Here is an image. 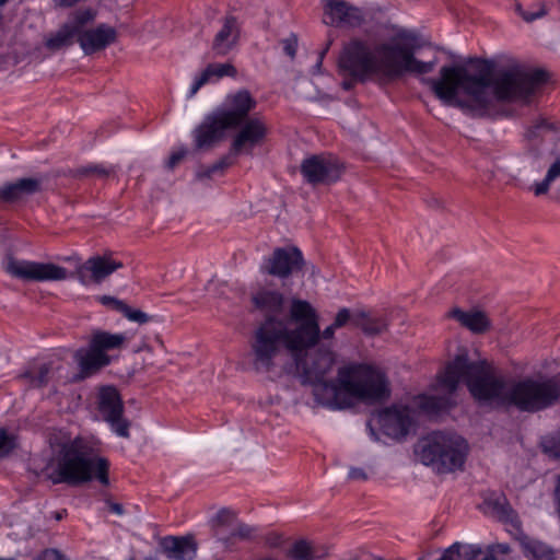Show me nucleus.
<instances>
[{"label":"nucleus","instance_id":"obj_1","mask_svg":"<svg viewBox=\"0 0 560 560\" xmlns=\"http://www.w3.org/2000/svg\"><path fill=\"white\" fill-rule=\"evenodd\" d=\"M460 382L478 400L497 401L527 412L545 409L559 397L558 384L552 378L525 377L508 383L492 364L486 360L470 361L467 350L462 349L438 376L435 393L417 396L416 405L428 415L447 410Z\"/></svg>","mask_w":560,"mask_h":560},{"label":"nucleus","instance_id":"obj_2","mask_svg":"<svg viewBox=\"0 0 560 560\" xmlns=\"http://www.w3.org/2000/svg\"><path fill=\"white\" fill-rule=\"evenodd\" d=\"M547 80L542 70L515 65L501 72L490 88L488 70L470 73L466 67H443L439 79H428L435 95L447 105L462 108L472 117L490 115L493 101H527Z\"/></svg>","mask_w":560,"mask_h":560},{"label":"nucleus","instance_id":"obj_3","mask_svg":"<svg viewBox=\"0 0 560 560\" xmlns=\"http://www.w3.org/2000/svg\"><path fill=\"white\" fill-rule=\"evenodd\" d=\"M288 352L296 365L302 384L313 387L316 401L323 406L346 409L352 406L353 398L381 401L389 396L384 374L365 364L343 366L338 371L337 382L327 380L326 376L336 362V353L328 343L310 346L299 352ZM284 353L287 354V350Z\"/></svg>","mask_w":560,"mask_h":560},{"label":"nucleus","instance_id":"obj_4","mask_svg":"<svg viewBox=\"0 0 560 560\" xmlns=\"http://www.w3.org/2000/svg\"><path fill=\"white\" fill-rule=\"evenodd\" d=\"M349 308L342 307L323 331L319 316L305 300L292 299L288 319L269 318L257 330L253 341L254 371L258 374H280L285 371L284 350L301 351L310 346L330 345L335 332L349 325Z\"/></svg>","mask_w":560,"mask_h":560},{"label":"nucleus","instance_id":"obj_5","mask_svg":"<svg viewBox=\"0 0 560 560\" xmlns=\"http://www.w3.org/2000/svg\"><path fill=\"white\" fill-rule=\"evenodd\" d=\"M417 37H389L387 40H350L339 57V67L353 79L365 82L372 78L394 81L407 72L424 74L434 68V61L415 58L419 48Z\"/></svg>","mask_w":560,"mask_h":560},{"label":"nucleus","instance_id":"obj_6","mask_svg":"<svg viewBox=\"0 0 560 560\" xmlns=\"http://www.w3.org/2000/svg\"><path fill=\"white\" fill-rule=\"evenodd\" d=\"M67 260H75V268L68 272L65 267L52 262H37L20 260L9 257L4 269L14 278L23 281H61L74 278L83 287L101 284L110 275L124 267L122 261L116 259L112 252H104L81 261L78 257H69Z\"/></svg>","mask_w":560,"mask_h":560},{"label":"nucleus","instance_id":"obj_7","mask_svg":"<svg viewBox=\"0 0 560 560\" xmlns=\"http://www.w3.org/2000/svg\"><path fill=\"white\" fill-rule=\"evenodd\" d=\"M109 462L98 455L86 440L75 438L59 445L55 457L46 466V477L54 483L79 486L93 479L109 486Z\"/></svg>","mask_w":560,"mask_h":560},{"label":"nucleus","instance_id":"obj_8","mask_svg":"<svg viewBox=\"0 0 560 560\" xmlns=\"http://www.w3.org/2000/svg\"><path fill=\"white\" fill-rule=\"evenodd\" d=\"M415 452L422 464L432 465L440 472H451L463 467L468 444L456 433L435 431L421 439Z\"/></svg>","mask_w":560,"mask_h":560},{"label":"nucleus","instance_id":"obj_9","mask_svg":"<svg viewBox=\"0 0 560 560\" xmlns=\"http://www.w3.org/2000/svg\"><path fill=\"white\" fill-rule=\"evenodd\" d=\"M126 341L124 334H110L104 330L93 331L89 348L75 351L74 359L79 364L80 373L75 380H84L97 373L102 368L110 363L107 351L120 349Z\"/></svg>","mask_w":560,"mask_h":560},{"label":"nucleus","instance_id":"obj_10","mask_svg":"<svg viewBox=\"0 0 560 560\" xmlns=\"http://www.w3.org/2000/svg\"><path fill=\"white\" fill-rule=\"evenodd\" d=\"M324 22L331 26L355 28L377 21L384 10L372 5L359 8L346 0H322Z\"/></svg>","mask_w":560,"mask_h":560},{"label":"nucleus","instance_id":"obj_11","mask_svg":"<svg viewBox=\"0 0 560 560\" xmlns=\"http://www.w3.org/2000/svg\"><path fill=\"white\" fill-rule=\"evenodd\" d=\"M304 258L302 252L295 246L277 247L260 266L262 273L285 279L292 273L302 270Z\"/></svg>","mask_w":560,"mask_h":560},{"label":"nucleus","instance_id":"obj_12","mask_svg":"<svg viewBox=\"0 0 560 560\" xmlns=\"http://www.w3.org/2000/svg\"><path fill=\"white\" fill-rule=\"evenodd\" d=\"M96 11L92 8L77 9L68 15L58 35H116L126 32L125 28H114L107 24H100L93 28Z\"/></svg>","mask_w":560,"mask_h":560},{"label":"nucleus","instance_id":"obj_13","mask_svg":"<svg viewBox=\"0 0 560 560\" xmlns=\"http://www.w3.org/2000/svg\"><path fill=\"white\" fill-rule=\"evenodd\" d=\"M252 302L254 306L265 314V319L260 322L253 330L249 340V363L254 370V354H253V341L259 327L264 325L269 318L280 319L278 316L284 311L285 299L284 295L275 289L261 288L252 295Z\"/></svg>","mask_w":560,"mask_h":560},{"label":"nucleus","instance_id":"obj_14","mask_svg":"<svg viewBox=\"0 0 560 560\" xmlns=\"http://www.w3.org/2000/svg\"><path fill=\"white\" fill-rule=\"evenodd\" d=\"M98 410L117 435L121 438L129 436L130 423L122 418L124 405L116 388L108 386L101 389L98 394Z\"/></svg>","mask_w":560,"mask_h":560},{"label":"nucleus","instance_id":"obj_15","mask_svg":"<svg viewBox=\"0 0 560 560\" xmlns=\"http://www.w3.org/2000/svg\"><path fill=\"white\" fill-rule=\"evenodd\" d=\"M301 173L312 185L331 184L339 179L341 168L330 156L312 155L302 162Z\"/></svg>","mask_w":560,"mask_h":560},{"label":"nucleus","instance_id":"obj_16","mask_svg":"<svg viewBox=\"0 0 560 560\" xmlns=\"http://www.w3.org/2000/svg\"><path fill=\"white\" fill-rule=\"evenodd\" d=\"M232 128L215 110L205 117L192 131L196 150H210L225 138V131Z\"/></svg>","mask_w":560,"mask_h":560},{"label":"nucleus","instance_id":"obj_17","mask_svg":"<svg viewBox=\"0 0 560 560\" xmlns=\"http://www.w3.org/2000/svg\"><path fill=\"white\" fill-rule=\"evenodd\" d=\"M238 126L241 128L230 148L235 156L243 152L250 153L252 149L260 144L267 135L266 122L259 117L244 119Z\"/></svg>","mask_w":560,"mask_h":560},{"label":"nucleus","instance_id":"obj_18","mask_svg":"<svg viewBox=\"0 0 560 560\" xmlns=\"http://www.w3.org/2000/svg\"><path fill=\"white\" fill-rule=\"evenodd\" d=\"M376 417L383 432L394 439L407 435L412 425L408 407L392 406L378 411Z\"/></svg>","mask_w":560,"mask_h":560},{"label":"nucleus","instance_id":"obj_19","mask_svg":"<svg viewBox=\"0 0 560 560\" xmlns=\"http://www.w3.org/2000/svg\"><path fill=\"white\" fill-rule=\"evenodd\" d=\"M230 108L218 109L220 116L232 127H238L256 107V101L247 90H241L229 97Z\"/></svg>","mask_w":560,"mask_h":560},{"label":"nucleus","instance_id":"obj_20","mask_svg":"<svg viewBox=\"0 0 560 560\" xmlns=\"http://www.w3.org/2000/svg\"><path fill=\"white\" fill-rule=\"evenodd\" d=\"M160 547L170 560H194L198 550V544L191 535L163 537Z\"/></svg>","mask_w":560,"mask_h":560},{"label":"nucleus","instance_id":"obj_21","mask_svg":"<svg viewBox=\"0 0 560 560\" xmlns=\"http://www.w3.org/2000/svg\"><path fill=\"white\" fill-rule=\"evenodd\" d=\"M349 325L359 328L369 337L377 336L387 330L388 322L384 315L364 310L349 308Z\"/></svg>","mask_w":560,"mask_h":560},{"label":"nucleus","instance_id":"obj_22","mask_svg":"<svg viewBox=\"0 0 560 560\" xmlns=\"http://www.w3.org/2000/svg\"><path fill=\"white\" fill-rule=\"evenodd\" d=\"M44 176L27 177L18 179L0 187V200L4 202H14L25 196L34 195L42 190L45 182Z\"/></svg>","mask_w":560,"mask_h":560},{"label":"nucleus","instance_id":"obj_23","mask_svg":"<svg viewBox=\"0 0 560 560\" xmlns=\"http://www.w3.org/2000/svg\"><path fill=\"white\" fill-rule=\"evenodd\" d=\"M36 40V37H9L7 42L0 43V58L13 59L15 62L27 57L35 59Z\"/></svg>","mask_w":560,"mask_h":560},{"label":"nucleus","instance_id":"obj_24","mask_svg":"<svg viewBox=\"0 0 560 560\" xmlns=\"http://www.w3.org/2000/svg\"><path fill=\"white\" fill-rule=\"evenodd\" d=\"M450 317L456 319L462 326L469 329L474 334H483L491 327V320L488 315L479 310L463 311L453 308Z\"/></svg>","mask_w":560,"mask_h":560},{"label":"nucleus","instance_id":"obj_25","mask_svg":"<svg viewBox=\"0 0 560 560\" xmlns=\"http://www.w3.org/2000/svg\"><path fill=\"white\" fill-rule=\"evenodd\" d=\"M524 556L529 560H556V551L547 544L527 536L523 530L515 535Z\"/></svg>","mask_w":560,"mask_h":560},{"label":"nucleus","instance_id":"obj_26","mask_svg":"<svg viewBox=\"0 0 560 560\" xmlns=\"http://www.w3.org/2000/svg\"><path fill=\"white\" fill-rule=\"evenodd\" d=\"M487 504L491 511V514L498 521L510 525L515 530V535L522 530V522L516 511L512 508L505 497L490 500Z\"/></svg>","mask_w":560,"mask_h":560},{"label":"nucleus","instance_id":"obj_27","mask_svg":"<svg viewBox=\"0 0 560 560\" xmlns=\"http://www.w3.org/2000/svg\"><path fill=\"white\" fill-rule=\"evenodd\" d=\"M75 37H36L35 60H43L55 52L68 49Z\"/></svg>","mask_w":560,"mask_h":560},{"label":"nucleus","instance_id":"obj_28","mask_svg":"<svg viewBox=\"0 0 560 560\" xmlns=\"http://www.w3.org/2000/svg\"><path fill=\"white\" fill-rule=\"evenodd\" d=\"M238 521L236 512L230 509H221L218 513L211 518V529L213 532L214 537L222 542L225 539V536L231 532L234 524Z\"/></svg>","mask_w":560,"mask_h":560},{"label":"nucleus","instance_id":"obj_29","mask_svg":"<svg viewBox=\"0 0 560 560\" xmlns=\"http://www.w3.org/2000/svg\"><path fill=\"white\" fill-rule=\"evenodd\" d=\"M289 556L294 560H320L327 556V550L318 549L314 544L301 539L292 545Z\"/></svg>","mask_w":560,"mask_h":560},{"label":"nucleus","instance_id":"obj_30","mask_svg":"<svg viewBox=\"0 0 560 560\" xmlns=\"http://www.w3.org/2000/svg\"><path fill=\"white\" fill-rule=\"evenodd\" d=\"M257 535V529L248 524L237 521L231 532L222 540L225 548L232 549L238 542L253 540Z\"/></svg>","mask_w":560,"mask_h":560},{"label":"nucleus","instance_id":"obj_31","mask_svg":"<svg viewBox=\"0 0 560 560\" xmlns=\"http://www.w3.org/2000/svg\"><path fill=\"white\" fill-rule=\"evenodd\" d=\"M513 11L526 23H532L537 19L545 16L549 7L546 2H534L527 9H524L518 0H513Z\"/></svg>","mask_w":560,"mask_h":560},{"label":"nucleus","instance_id":"obj_32","mask_svg":"<svg viewBox=\"0 0 560 560\" xmlns=\"http://www.w3.org/2000/svg\"><path fill=\"white\" fill-rule=\"evenodd\" d=\"M115 39L116 37H75L74 44L79 43L85 55H92L114 44Z\"/></svg>","mask_w":560,"mask_h":560},{"label":"nucleus","instance_id":"obj_33","mask_svg":"<svg viewBox=\"0 0 560 560\" xmlns=\"http://www.w3.org/2000/svg\"><path fill=\"white\" fill-rule=\"evenodd\" d=\"M235 162V155L230 151L226 155L222 156L211 166H200L196 173V177L199 180L205 178H211L213 174L223 173L225 168L233 165Z\"/></svg>","mask_w":560,"mask_h":560},{"label":"nucleus","instance_id":"obj_34","mask_svg":"<svg viewBox=\"0 0 560 560\" xmlns=\"http://www.w3.org/2000/svg\"><path fill=\"white\" fill-rule=\"evenodd\" d=\"M51 365L42 364L37 372L26 371L21 375V378L27 380L31 387L46 386L50 380Z\"/></svg>","mask_w":560,"mask_h":560},{"label":"nucleus","instance_id":"obj_35","mask_svg":"<svg viewBox=\"0 0 560 560\" xmlns=\"http://www.w3.org/2000/svg\"><path fill=\"white\" fill-rule=\"evenodd\" d=\"M560 176V159H556L549 167L546 177L535 185L534 192L536 196L546 194L549 190L550 184Z\"/></svg>","mask_w":560,"mask_h":560},{"label":"nucleus","instance_id":"obj_36","mask_svg":"<svg viewBox=\"0 0 560 560\" xmlns=\"http://www.w3.org/2000/svg\"><path fill=\"white\" fill-rule=\"evenodd\" d=\"M110 173H113V168H106L103 165H86L77 168L73 172L74 177H107Z\"/></svg>","mask_w":560,"mask_h":560},{"label":"nucleus","instance_id":"obj_37","mask_svg":"<svg viewBox=\"0 0 560 560\" xmlns=\"http://www.w3.org/2000/svg\"><path fill=\"white\" fill-rule=\"evenodd\" d=\"M237 46L236 37H214L212 50L215 56H224Z\"/></svg>","mask_w":560,"mask_h":560},{"label":"nucleus","instance_id":"obj_38","mask_svg":"<svg viewBox=\"0 0 560 560\" xmlns=\"http://www.w3.org/2000/svg\"><path fill=\"white\" fill-rule=\"evenodd\" d=\"M542 453L549 458L558 459L560 457V441L553 436H545L540 442Z\"/></svg>","mask_w":560,"mask_h":560},{"label":"nucleus","instance_id":"obj_39","mask_svg":"<svg viewBox=\"0 0 560 560\" xmlns=\"http://www.w3.org/2000/svg\"><path fill=\"white\" fill-rule=\"evenodd\" d=\"M209 69L213 78L221 79L223 77H235L237 71L231 63H210Z\"/></svg>","mask_w":560,"mask_h":560},{"label":"nucleus","instance_id":"obj_40","mask_svg":"<svg viewBox=\"0 0 560 560\" xmlns=\"http://www.w3.org/2000/svg\"><path fill=\"white\" fill-rule=\"evenodd\" d=\"M15 445L14 435H9L4 429H0V458L7 456Z\"/></svg>","mask_w":560,"mask_h":560},{"label":"nucleus","instance_id":"obj_41","mask_svg":"<svg viewBox=\"0 0 560 560\" xmlns=\"http://www.w3.org/2000/svg\"><path fill=\"white\" fill-rule=\"evenodd\" d=\"M242 32L241 23L236 18L229 15L224 20L222 30L217 35H234Z\"/></svg>","mask_w":560,"mask_h":560},{"label":"nucleus","instance_id":"obj_42","mask_svg":"<svg viewBox=\"0 0 560 560\" xmlns=\"http://www.w3.org/2000/svg\"><path fill=\"white\" fill-rule=\"evenodd\" d=\"M98 301L104 306H106L110 310L117 311L121 314H124V311L127 310V304L124 301L116 299L115 296L102 295L98 298Z\"/></svg>","mask_w":560,"mask_h":560},{"label":"nucleus","instance_id":"obj_43","mask_svg":"<svg viewBox=\"0 0 560 560\" xmlns=\"http://www.w3.org/2000/svg\"><path fill=\"white\" fill-rule=\"evenodd\" d=\"M511 547L509 544L497 542L488 547V555L482 560H497V555H509Z\"/></svg>","mask_w":560,"mask_h":560},{"label":"nucleus","instance_id":"obj_44","mask_svg":"<svg viewBox=\"0 0 560 560\" xmlns=\"http://www.w3.org/2000/svg\"><path fill=\"white\" fill-rule=\"evenodd\" d=\"M122 315L126 318H128L129 320L136 322L138 324H145L151 319V317L148 314H145L144 312H142L140 310H133L128 305H127V310L124 311Z\"/></svg>","mask_w":560,"mask_h":560},{"label":"nucleus","instance_id":"obj_45","mask_svg":"<svg viewBox=\"0 0 560 560\" xmlns=\"http://www.w3.org/2000/svg\"><path fill=\"white\" fill-rule=\"evenodd\" d=\"M382 31L388 33L389 35H397V36L415 35L413 33H410L406 28L399 26L398 24L390 22L389 20L382 24Z\"/></svg>","mask_w":560,"mask_h":560},{"label":"nucleus","instance_id":"obj_46","mask_svg":"<svg viewBox=\"0 0 560 560\" xmlns=\"http://www.w3.org/2000/svg\"><path fill=\"white\" fill-rule=\"evenodd\" d=\"M187 154V150L185 148H180L170 155L168 160L166 161V167L168 170H173L176 165H178L184 158Z\"/></svg>","mask_w":560,"mask_h":560},{"label":"nucleus","instance_id":"obj_47","mask_svg":"<svg viewBox=\"0 0 560 560\" xmlns=\"http://www.w3.org/2000/svg\"><path fill=\"white\" fill-rule=\"evenodd\" d=\"M284 52L293 59L295 57V52L298 49V38L296 37H288L282 40Z\"/></svg>","mask_w":560,"mask_h":560},{"label":"nucleus","instance_id":"obj_48","mask_svg":"<svg viewBox=\"0 0 560 560\" xmlns=\"http://www.w3.org/2000/svg\"><path fill=\"white\" fill-rule=\"evenodd\" d=\"M36 560H68V559L56 549H46L36 558Z\"/></svg>","mask_w":560,"mask_h":560},{"label":"nucleus","instance_id":"obj_49","mask_svg":"<svg viewBox=\"0 0 560 560\" xmlns=\"http://www.w3.org/2000/svg\"><path fill=\"white\" fill-rule=\"evenodd\" d=\"M349 479L351 480H368V474L362 468L351 467L349 470Z\"/></svg>","mask_w":560,"mask_h":560},{"label":"nucleus","instance_id":"obj_50","mask_svg":"<svg viewBox=\"0 0 560 560\" xmlns=\"http://www.w3.org/2000/svg\"><path fill=\"white\" fill-rule=\"evenodd\" d=\"M213 78L209 67H207L199 77H197L196 79L199 81V84H201V86H203L205 84H207L208 82L211 81V79Z\"/></svg>","mask_w":560,"mask_h":560},{"label":"nucleus","instance_id":"obj_51","mask_svg":"<svg viewBox=\"0 0 560 560\" xmlns=\"http://www.w3.org/2000/svg\"><path fill=\"white\" fill-rule=\"evenodd\" d=\"M57 8H71L79 3L81 0H51Z\"/></svg>","mask_w":560,"mask_h":560},{"label":"nucleus","instance_id":"obj_52","mask_svg":"<svg viewBox=\"0 0 560 560\" xmlns=\"http://www.w3.org/2000/svg\"><path fill=\"white\" fill-rule=\"evenodd\" d=\"M555 500L557 503V510L560 511V475L556 476Z\"/></svg>","mask_w":560,"mask_h":560},{"label":"nucleus","instance_id":"obj_53","mask_svg":"<svg viewBox=\"0 0 560 560\" xmlns=\"http://www.w3.org/2000/svg\"><path fill=\"white\" fill-rule=\"evenodd\" d=\"M109 510L113 513H116L118 515H121L124 513V508L120 503L110 502L109 503Z\"/></svg>","mask_w":560,"mask_h":560},{"label":"nucleus","instance_id":"obj_54","mask_svg":"<svg viewBox=\"0 0 560 560\" xmlns=\"http://www.w3.org/2000/svg\"><path fill=\"white\" fill-rule=\"evenodd\" d=\"M200 88H201V84H199V81L197 79H195V82L192 83V85L190 88L188 97H192L199 91Z\"/></svg>","mask_w":560,"mask_h":560},{"label":"nucleus","instance_id":"obj_55","mask_svg":"<svg viewBox=\"0 0 560 560\" xmlns=\"http://www.w3.org/2000/svg\"><path fill=\"white\" fill-rule=\"evenodd\" d=\"M200 88H201V84H199V81L197 79H195V82L192 83V85L190 88L188 97H192L199 91Z\"/></svg>","mask_w":560,"mask_h":560},{"label":"nucleus","instance_id":"obj_56","mask_svg":"<svg viewBox=\"0 0 560 560\" xmlns=\"http://www.w3.org/2000/svg\"><path fill=\"white\" fill-rule=\"evenodd\" d=\"M545 127L547 128V127H548V125L544 122L542 125L537 126L536 128H537V129H541V128H545Z\"/></svg>","mask_w":560,"mask_h":560},{"label":"nucleus","instance_id":"obj_57","mask_svg":"<svg viewBox=\"0 0 560 560\" xmlns=\"http://www.w3.org/2000/svg\"><path fill=\"white\" fill-rule=\"evenodd\" d=\"M370 431L372 435H375L374 429L372 427H370Z\"/></svg>","mask_w":560,"mask_h":560},{"label":"nucleus","instance_id":"obj_58","mask_svg":"<svg viewBox=\"0 0 560 560\" xmlns=\"http://www.w3.org/2000/svg\"><path fill=\"white\" fill-rule=\"evenodd\" d=\"M0 560H15L13 558H0Z\"/></svg>","mask_w":560,"mask_h":560},{"label":"nucleus","instance_id":"obj_59","mask_svg":"<svg viewBox=\"0 0 560 560\" xmlns=\"http://www.w3.org/2000/svg\"><path fill=\"white\" fill-rule=\"evenodd\" d=\"M450 10H451V11H453L454 13H456L455 8H453V7H451V5H450Z\"/></svg>","mask_w":560,"mask_h":560},{"label":"nucleus","instance_id":"obj_60","mask_svg":"<svg viewBox=\"0 0 560 560\" xmlns=\"http://www.w3.org/2000/svg\"><path fill=\"white\" fill-rule=\"evenodd\" d=\"M8 0H0V4H4Z\"/></svg>","mask_w":560,"mask_h":560},{"label":"nucleus","instance_id":"obj_61","mask_svg":"<svg viewBox=\"0 0 560 560\" xmlns=\"http://www.w3.org/2000/svg\"><path fill=\"white\" fill-rule=\"evenodd\" d=\"M144 560H156V559H153V558H145Z\"/></svg>","mask_w":560,"mask_h":560}]
</instances>
